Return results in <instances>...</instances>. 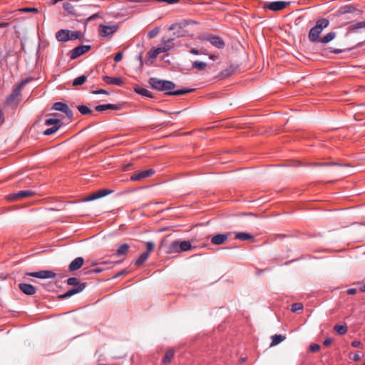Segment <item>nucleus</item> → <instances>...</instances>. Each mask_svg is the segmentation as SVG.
I'll return each mask as SVG.
<instances>
[{"instance_id": "obj_44", "label": "nucleus", "mask_w": 365, "mask_h": 365, "mask_svg": "<svg viewBox=\"0 0 365 365\" xmlns=\"http://www.w3.org/2000/svg\"><path fill=\"white\" fill-rule=\"evenodd\" d=\"M159 53H160L158 48H153L148 53V56L151 58H155L158 56Z\"/></svg>"}, {"instance_id": "obj_40", "label": "nucleus", "mask_w": 365, "mask_h": 365, "mask_svg": "<svg viewBox=\"0 0 365 365\" xmlns=\"http://www.w3.org/2000/svg\"><path fill=\"white\" fill-rule=\"evenodd\" d=\"M61 128V125H57L56 126H53L52 128H48L43 131V134L45 135H51L55 133L59 128Z\"/></svg>"}, {"instance_id": "obj_41", "label": "nucleus", "mask_w": 365, "mask_h": 365, "mask_svg": "<svg viewBox=\"0 0 365 365\" xmlns=\"http://www.w3.org/2000/svg\"><path fill=\"white\" fill-rule=\"evenodd\" d=\"M81 33L80 31H69V40H75L81 38Z\"/></svg>"}, {"instance_id": "obj_37", "label": "nucleus", "mask_w": 365, "mask_h": 365, "mask_svg": "<svg viewBox=\"0 0 365 365\" xmlns=\"http://www.w3.org/2000/svg\"><path fill=\"white\" fill-rule=\"evenodd\" d=\"M67 284L69 286L78 287V285H81L82 283H80L79 280L76 277H70L67 279Z\"/></svg>"}, {"instance_id": "obj_10", "label": "nucleus", "mask_w": 365, "mask_h": 365, "mask_svg": "<svg viewBox=\"0 0 365 365\" xmlns=\"http://www.w3.org/2000/svg\"><path fill=\"white\" fill-rule=\"evenodd\" d=\"M52 109L64 113L66 115V116L68 118V119H70V120L73 118L72 110L69 108V107L66 104H65L63 103H61V102L55 103L52 106Z\"/></svg>"}, {"instance_id": "obj_59", "label": "nucleus", "mask_w": 365, "mask_h": 365, "mask_svg": "<svg viewBox=\"0 0 365 365\" xmlns=\"http://www.w3.org/2000/svg\"><path fill=\"white\" fill-rule=\"evenodd\" d=\"M346 293L348 294H355L356 293V289H349L346 290Z\"/></svg>"}, {"instance_id": "obj_38", "label": "nucleus", "mask_w": 365, "mask_h": 365, "mask_svg": "<svg viewBox=\"0 0 365 365\" xmlns=\"http://www.w3.org/2000/svg\"><path fill=\"white\" fill-rule=\"evenodd\" d=\"M78 110L82 114V115H87L92 113V110L84 105H81L77 107Z\"/></svg>"}, {"instance_id": "obj_27", "label": "nucleus", "mask_w": 365, "mask_h": 365, "mask_svg": "<svg viewBox=\"0 0 365 365\" xmlns=\"http://www.w3.org/2000/svg\"><path fill=\"white\" fill-rule=\"evenodd\" d=\"M175 40V37H170V38H165V37H163L162 38V42L163 43V48H168V51H169L172 47H173V44H172V41Z\"/></svg>"}, {"instance_id": "obj_34", "label": "nucleus", "mask_w": 365, "mask_h": 365, "mask_svg": "<svg viewBox=\"0 0 365 365\" xmlns=\"http://www.w3.org/2000/svg\"><path fill=\"white\" fill-rule=\"evenodd\" d=\"M63 9L69 14H75V8L73 5L69 2H65L63 4Z\"/></svg>"}, {"instance_id": "obj_3", "label": "nucleus", "mask_w": 365, "mask_h": 365, "mask_svg": "<svg viewBox=\"0 0 365 365\" xmlns=\"http://www.w3.org/2000/svg\"><path fill=\"white\" fill-rule=\"evenodd\" d=\"M190 24H195V23L192 22V21L184 20L181 22L176 23V24L171 25L169 28V30L170 31H175V30L176 31V32H175L173 34V37H175V38H178L180 36H184L185 35V34L183 31V29H185V27L189 26Z\"/></svg>"}, {"instance_id": "obj_7", "label": "nucleus", "mask_w": 365, "mask_h": 365, "mask_svg": "<svg viewBox=\"0 0 365 365\" xmlns=\"http://www.w3.org/2000/svg\"><path fill=\"white\" fill-rule=\"evenodd\" d=\"M26 275L39 279H53L56 276V273L51 270H41L39 272H27L26 273Z\"/></svg>"}, {"instance_id": "obj_5", "label": "nucleus", "mask_w": 365, "mask_h": 365, "mask_svg": "<svg viewBox=\"0 0 365 365\" xmlns=\"http://www.w3.org/2000/svg\"><path fill=\"white\" fill-rule=\"evenodd\" d=\"M289 2L283 1H277L273 2H264L263 4L264 9H268L269 10L274 11H278L283 10L287 6L289 5Z\"/></svg>"}, {"instance_id": "obj_2", "label": "nucleus", "mask_w": 365, "mask_h": 365, "mask_svg": "<svg viewBox=\"0 0 365 365\" xmlns=\"http://www.w3.org/2000/svg\"><path fill=\"white\" fill-rule=\"evenodd\" d=\"M329 25V21L327 19H319L316 22V25L312 28L309 32L308 38L311 42H319L320 34L323 31V30L327 28Z\"/></svg>"}, {"instance_id": "obj_20", "label": "nucleus", "mask_w": 365, "mask_h": 365, "mask_svg": "<svg viewBox=\"0 0 365 365\" xmlns=\"http://www.w3.org/2000/svg\"><path fill=\"white\" fill-rule=\"evenodd\" d=\"M195 247L192 246L190 241L179 240V252H187L191 250Z\"/></svg>"}, {"instance_id": "obj_32", "label": "nucleus", "mask_w": 365, "mask_h": 365, "mask_svg": "<svg viewBox=\"0 0 365 365\" xmlns=\"http://www.w3.org/2000/svg\"><path fill=\"white\" fill-rule=\"evenodd\" d=\"M365 27V21L358 22L352 24L349 27V31H356L357 29H360Z\"/></svg>"}, {"instance_id": "obj_47", "label": "nucleus", "mask_w": 365, "mask_h": 365, "mask_svg": "<svg viewBox=\"0 0 365 365\" xmlns=\"http://www.w3.org/2000/svg\"><path fill=\"white\" fill-rule=\"evenodd\" d=\"M159 33V29L158 28H155L153 30H151L148 34V36L150 38L155 37Z\"/></svg>"}, {"instance_id": "obj_46", "label": "nucleus", "mask_w": 365, "mask_h": 365, "mask_svg": "<svg viewBox=\"0 0 365 365\" xmlns=\"http://www.w3.org/2000/svg\"><path fill=\"white\" fill-rule=\"evenodd\" d=\"M309 349L312 352H317L320 349V346L317 344H312L309 345Z\"/></svg>"}, {"instance_id": "obj_56", "label": "nucleus", "mask_w": 365, "mask_h": 365, "mask_svg": "<svg viewBox=\"0 0 365 365\" xmlns=\"http://www.w3.org/2000/svg\"><path fill=\"white\" fill-rule=\"evenodd\" d=\"M332 342V339L331 338H327L324 341V345L327 346L329 345H330Z\"/></svg>"}, {"instance_id": "obj_30", "label": "nucleus", "mask_w": 365, "mask_h": 365, "mask_svg": "<svg viewBox=\"0 0 365 365\" xmlns=\"http://www.w3.org/2000/svg\"><path fill=\"white\" fill-rule=\"evenodd\" d=\"M87 77L85 75L81 76L75 78L72 85L73 86H78L83 85L86 81Z\"/></svg>"}, {"instance_id": "obj_43", "label": "nucleus", "mask_w": 365, "mask_h": 365, "mask_svg": "<svg viewBox=\"0 0 365 365\" xmlns=\"http://www.w3.org/2000/svg\"><path fill=\"white\" fill-rule=\"evenodd\" d=\"M19 11L20 12H24V13H29V12L37 13L38 11V9H36L35 7H24V8H21V9H19Z\"/></svg>"}, {"instance_id": "obj_16", "label": "nucleus", "mask_w": 365, "mask_h": 365, "mask_svg": "<svg viewBox=\"0 0 365 365\" xmlns=\"http://www.w3.org/2000/svg\"><path fill=\"white\" fill-rule=\"evenodd\" d=\"M84 259L81 257H78L73 259L69 264L68 269L70 271H76L80 269L83 264Z\"/></svg>"}, {"instance_id": "obj_55", "label": "nucleus", "mask_w": 365, "mask_h": 365, "mask_svg": "<svg viewBox=\"0 0 365 365\" xmlns=\"http://www.w3.org/2000/svg\"><path fill=\"white\" fill-rule=\"evenodd\" d=\"M128 271H127L126 269H124V270H123V271H121V272H118V274H116L114 276V277H115V278H117V277H120V276H122V275L126 274H128Z\"/></svg>"}, {"instance_id": "obj_60", "label": "nucleus", "mask_w": 365, "mask_h": 365, "mask_svg": "<svg viewBox=\"0 0 365 365\" xmlns=\"http://www.w3.org/2000/svg\"><path fill=\"white\" fill-rule=\"evenodd\" d=\"M4 121V113L1 109H0V125H1Z\"/></svg>"}, {"instance_id": "obj_26", "label": "nucleus", "mask_w": 365, "mask_h": 365, "mask_svg": "<svg viewBox=\"0 0 365 365\" xmlns=\"http://www.w3.org/2000/svg\"><path fill=\"white\" fill-rule=\"evenodd\" d=\"M235 239H237V240H240L242 241H246V240H253L254 237L249 233L237 232V233H235Z\"/></svg>"}, {"instance_id": "obj_12", "label": "nucleus", "mask_w": 365, "mask_h": 365, "mask_svg": "<svg viewBox=\"0 0 365 365\" xmlns=\"http://www.w3.org/2000/svg\"><path fill=\"white\" fill-rule=\"evenodd\" d=\"M155 173L153 169H148L147 170L141 171L138 173H135L130 176V180L132 181H138L141 180L144 178H148L154 175Z\"/></svg>"}, {"instance_id": "obj_54", "label": "nucleus", "mask_w": 365, "mask_h": 365, "mask_svg": "<svg viewBox=\"0 0 365 365\" xmlns=\"http://www.w3.org/2000/svg\"><path fill=\"white\" fill-rule=\"evenodd\" d=\"M29 79H25L24 81H22L18 86L19 88H20V89L21 90L22 88L28 83L29 82Z\"/></svg>"}, {"instance_id": "obj_36", "label": "nucleus", "mask_w": 365, "mask_h": 365, "mask_svg": "<svg viewBox=\"0 0 365 365\" xmlns=\"http://www.w3.org/2000/svg\"><path fill=\"white\" fill-rule=\"evenodd\" d=\"M45 124L46 125H53L56 126L57 125H62L61 120L58 118H48L45 120Z\"/></svg>"}, {"instance_id": "obj_50", "label": "nucleus", "mask_w": 365, "mask_h": 365, "mask_svg": "<svg viewBox=\"0 0 365 365\" xmlns=\"http://www.w3.org/2000/svg\"><path fill=\"white\" fill-rule=\"evenodd\" d=\"M146 247H147V250H148V251L146 252L149 253L150 252L153 250L155 245H154L153 242H146Z\"/></svg>"}, {"instance_id": "obj_45", "label": "nucleus", "mask_w": 365, "mask_h": 365, "mask_svg": "<svg viewBox=\"0 0 365 365\" xmlns=\"http://www.w3.org/2000/svg\"><path fill=\"white\" fill-rule=\"evenodd\" d=\"M303 309V305L302 303H294L292 304L291 310L293 312H296Z\"/></svg>"}, {"instance_id": "obj_14", "label": "nucleus", "mask_w": 365, "mask_h": 365, "mask_svg": "<svg viewBox=\"0 0 365 365\" xmlns=\"http://www.w3.org/2000/svg\"><path fill=\"white\" fill-rule=\"evenodd\" d=\"M85 288H86V284L82 283L81 285H78V287H73L72 289L68 290L63 294L60 295L59 298L66 299V298L70 297L76 294H78V293L82 292Z\"/></svg>"}, {"instance_id": "obj_35", "label": "nucleus", "mask_w": 365, "mask_h": 365, "mask_svg": "<svg viewBox=\"0 0 365 365\" xmlns=\"http://www.w3.org/2000/svg\"><path fill=\"white\" fill-rule=\"evenodd\" d=\"M334 329L340 335H343L346 333L347 328L346 326L336 324L334 326Z\"/></svg>"}, {"instance_id": "obj_53", "label": "nucleus", "mask_w": 365, "mask_h": 365, "mask_svg": "<svg viewBox=\"0 0 365 365\" xmlns=\"http://www.w3.org/2000/svg\"><path fill=\"white\" fill-rule=\"evenodd\" d=\"M351 7L346 6H344L343 8H341L340 12L342 14H346L348 12H351Z\"/></svg>"}, {"instance_id": "obj_18", "label": "nucleus", "mask_w": 365, "mask_h": 365, "mask_svg": "<svg viewBox=\"0 0 365 365\" xmlns=\"http://www.w3.org/2000/svg\"><path fill=\"white\" fill-rule=\"evenodd\" d=\"M210 43L217 48H223L225 46V42L219 36H211L209 38Z\"/></svg>"}, {"instance_id": "obj_13", "label": "nucleus", "mask_w": 365, "mask_h": 365, "mask_svg": "<svg viewBox=\"0 0 365 365\" xmlns=\"http://www.w3.org/2000/svg\"><path fill=\"white\" fill-rule=\"evenodd\" d=\"M230 235V232L217 234L211 237L210 241L213 245H220L227 242Z\"/></svg>"}, {"instance_id": "obj_63", "label": "nucleus", "mask_w": 365, "mask_h": 365, "mask_svg": "<svg viewBox=\"0 0 365 365\" xmlns=\"http://www.w3.org/2000/svg\"><path fill=\"white\" fill-rule=\"evenodd\" d=\"M9 23H8V22H1L0 28H6V27L9 26Z\"/></svg>"}, {"instance_id": "obj_61", "label": "nucleus", "mask_w": 365, "mask_h": 365, "mask_svg": "<svg viewBox=\"0 0 365 365\" xmlns=\"http://www.w3.org/2000/svg\"><path fill=\"white\" fill-rule=\"evenodd\" d=\"M361 359V357L359 356V354H355L354 356H353V360L355 361H358Z\"/></svg>"}, {"instance_id": "obj_62", "label": "nucleus", "mask_w": 365, "mask_h": 365, "mask_svg": "<svg viewBox=\"0 0 365 365\" xmlns=\"http://www.w3.org/2000/svg\"><path fill=\"white\" fill-rule=\"evenodd\" d=\"M157 48L159 51L160 53L168 51V48H163V46L158 47Z\"/></svg>"}, {"instance_id": "obj_33", "label": "nucleus", "mask_w": 365, "mask_h": 365, "mask_svg": "<svg viewBox=\"0 0 365 365\" xmlns=\"http://www.w3.org/2000/svg\"><path fill=\"white\" fill-rule=\"evenodd\" d=\"M207 64L202 61H195L192 63V68L199 71H203L206 68Z\"/></svg>"}, {"instance_id": "obj_11", "label": "nucleus", "mask_w": 365, "mask_h": 365, "mask_svg": "<svg viewBox=\"0 0 365 365\" xmlns=\"http://www.w3.org/2000/svg\"><path fill=\"white\" fill-rule=\"evenodd\" d=\"M91 49V46L89 45H82L74 48L71 51V58L76 59L80 56L88 52Z\"/></svg>"}, {"instance_id": "obj_48", "label": "nucleus", "mask_w": 365, "mask_h": 365, "mask_svg": "<svg viewBox=\"0 0 365 365\" xmlns=\"http://www.w3.org/2000/svg\"><path fill=\"white\" fill-rule=\"evenodd\" d=\"M96 199H98V195H96V192H94L92 195H89L88 197L84 198L83 201H85V202L86 201H91V200H94Z\"/></svg>"}, {"instance_id": "obj_39", "label": "nucleus", "mask_w": 365, "mask_h": 365, "mask_svg": "<svg viewBox=\"0 0 365 365\" xmlns=\"http://www.w3.org/2000/svg\"><path fill=\"white\" fill-rule=\"evenodd\" d=\"M234 72V68L230 66L227 68H226L225 70H224L223 71L221 72L220 73V76L222 78H227L229 76H230Z\"/></svg>"}, {"instance_id": "obj_9", "label": "nucleus", "mask_w": 365, "mask_h": 365, "mask_svg": "<svg viewBox=\"0 0 365 365\" xmlns=\"http://www.w3.org/2000/svg\"><path fill=\"white\" fill-rule=\"evenodd\" d=\"M118 29V25H103L101 24L99 26V33L101 36H110Z\"/></svg>"}, {"instance_id": "obj_52", "label": "nucleus", "mask_w": 365, "mask_h": 365, "mask_svg": "<svg viewBox=\"0 0 365 365\" xmlns=\"http://www.w3.org/2000/svg\"><path fill=\"white\" fill-rule=\"evenodd\" d=\"M92 93L93 94H107L108 95V92L106 90L100 89V90L93 91Z\"/></svg>"}, {"instance_id": "obj_1", "label": "nucleus", "mask_w": 365, "mask_h": 365, "mask_svg": "<svg viewBox=\"0 0 365 365\" xmlns=\"http://www.w3.org/2000/svg\"><path fill=\"white\" fill-rule=\"evenodd\" d=\"M148 82L153 88L160 91H165L166 95L180 96L192 91V89H180L173 91L175 88V84L173 82L160 80L157 78H150Z\"/></svg>"}, {"instance_id": "obj_15", "label": "nucleus", "mask_w": 365, "mask_h": 365, "mask_svg": "<svg viewBox=\"0 0 365 365\" xmlns=\"http://www.w3.org/2000/svg\"><path fill=\"white\" fill-rule=\"evenodd\" d=\"M19 288L26 295H34L36 292V288L33 285L27 283H20L19 284Z\"/></svg>"}, {"instance_id": "obj_29", "label": "nucleus", "mask_w": 365, "mask_h": 365, "mask_svg": "<svg viewBox=\"0 0 365 365\" xmlns=\"http://www.w3.org/2000/svg\"><path fill=\"white\" fill-rule=\"evenodd\" d=\"M313 166H331V165H338V166H349L348 164H340L338 163H313L310 164Z\"/></svg>"}, {"instance_id": "obj_42", "label": "nucleus", "mask_w": 365, "mask_h": 365, "mask_svg": "<svg viewBox=\"0 0 365 365\" xmlns=\"http://www.w3.org/2000/svg\"><path fill=\"white\" fill-rule=\"evenodd\" d=\"M113 191L110 190H100L96 192V195H98V198L103 197L110 193H111Z\"/></svg>"}, {"instance_id": "obj_21", "label": "nucleus", "mask_w": 365, "mask_h": 365, "mask_svg": "<svg viewBox=\"0 0 365 365\" xmlns=\"http://www.w3.org/2000/svg\"><path fill=\"white\" fill-rule=\"evenodd\" d=\"M96 110L98 112H103L104 110H106L108 109L111 110H118L119 106L115 105V104H105V105H98L96 106L95 108Z\"/></svg>"}, {"instance_id": "obj_23", "label": "nucleus", "mask_w": 365, "mask_h": 365, "mask_svg": "<svg viewBox=\"0 0 365 365\" xmlns=\"http://www.w3.org/2000/svg\"><path fill=\"white\" fill-rule=\"evenodd\" d=\"M129 248H130V246L128 244L121 245L117 250V252L115 254L116 256L117 257L125 256L128 252Z\"/></svg>"}, {"instance_id": "obj_49", "label": "nucleus", "mask_w": 365, "mask_h": 365, "mask_svg": "<svg viewBox=\"0 0 365 365\" xmlns=\"http://www.w3.org/2000/svg\"><path fill=\"white\" fill-rule=\"evenodd\" d=\"M327 49L330 50L331 52L332 53H340L346 50H349V48H328Z\"/></svg>"}, {"instance_id": "obj_4", "label": "nucleus", "mask_w": 365, "mask_h": 365, "mask_svg": "<svg viewBox=\"0 0 365 365\" xmlns=\"http://www.w3.org/2000/svg\"><path fill=\"white\" fill-rule=\"evenodd\" d=\"M35 192L32 190H21L16 193L10 194L7 196V200L10 201H19L24 198L32 197Z\"/></svg>"}, {"instance_id": "obj_22", "label": "nucleus", "mask_w": 365, "mask_h": 365, "mask_svg": "<svg viewBox=\"0 0 365 365\" xmlns=\"http://www.w3.org/2000/svg\"><path fill=\"white\" fill-rule=\"evenodd\" d=\"M272 342L270 344V346H274L279 344H280L282 341L285 340L286 336L282 334H274L272 336Z\"/></svg>"}, {"instance_id": "obj_51", "label": "nucleus", "mask_w": 365, "mask_h": 365, "mask_svg": "<svg viewBox=\"0 0 365 365\" xmlns=\"http://www.w3.org/2000/svg\"><path fill=\"white\" fill-rule=\"evenodd\" d=\"M122 58H123V53L122 52H118L115 54V57H114V61L115 62H119V61H120L122 60Z\"/></svg>"}, {"instance_id": "obj_64", "label": "nucleus", "mask_w": 365, "mask_h": 365, "mask_svg": "<svg viewBox=\"0 0 365 365\" xmlns=\"http://www.w3.org/2000/svg\"><path fill=\"white\" fill-rule=\"evenodd\" d=\"M98 16V14H93L92 16H91L87 20L88 21H91V20H93L95 18H96Z\"/></svg>"}, {"instance_id": "obj_8", "label": "nucleus", "mask_w": 365, "mask_h": 365, "mask_svg": "<svg viewBox=\"0 0 365 365\" xmlns=\"http://www.w3.org/2000/svg\"><path fill=\"white\" fill-rule=\"evenodd\" d=\"M21 90L18 86L14 88L12 93L7 97L6 103L11 107H15L19 103V97L21 95Z\"/></svg>"}, {"instance_id": "obj_58", "label": "nucleus", "mask_w": 365, "mask_h": 365, "mask_svg": "<svg viewBox=\"0 0 365 365\" xmlns=\"http://www.w3.org/2000/svg\"><path fill=\"white\" fill-rule=\"evenodd\" d=\"M360 345H361V342L359 341L355 340L351 342V346L353 347H359Z\"/></svg>"}, {"instance_id": "obj_17", "label": "nucleus", "mask_w": 365, "mask_h": 365, "mask_svg": "<svg viewBox=\"0 0 365 365\" xmlns=\"http://www.w3.org/2000/svg\"><path fill=\"white\" fill-rule=\"evenodd\" d=\"M56 38L58 41L66 42L69 41V31L66 29H61L56 34Z\"/></svg>"}, {"instance_id": "obj_25", "label": "nucleus", "mask_w": 365, "mask_h": 365, "mask_svg": "<svg viewBox=\"0 0 365 365\" xmlns=\"http://www.w3.org/2000/svg\"><path fill=\"white\" fill-rule=\"evenodd\" d=\"M336 37V32L331 31L319 39V42L324 44L328 43Z\"/></svg>"}, {"instance_id": "obj_28", "label": "nucleus", "mask_w": 365, "mask_h": 365, "mask_svg": "<svg viewBox=\"0 0 365 365\" xmlns=\"http://www.w3.org/2000/svg\"><path fill=\"white\" fill-rule=\"evenodd\" d=\"M149 253L148 252H143L140 255V257L136 259L135 261V265L140 266L142 265L148 258Z\"/></svg>"}, {"instance_id": "obj_19", "label": "nucleus", "mask_w": 365, "mask_h": 365, "mask_svg": "<svg viewBox=\"0 0 365 365\" xmlns=\"http://www.w3.org/2000/svg\"><path fill=\"white\" fill-rule=\"evenodd\" d=\"M103 80L108 84L122 86L123 83V80L120 78H118V77H110L108 76H104L103 77Z\"/></svg>"}, {"instance_id": "obj_6", "label": "nucleus", "mask_w": 365, "mask_h": 365, "mask_svg": "<svg viewBox=\"0 0 365 365\" xmlns=\"http://www.w3.org/2000/svg\"><path fill=\"white\" fill-rule=\"evenodd\" d=\"M167 238H168V237H165L161 242V247H165V252L169 255L180 253L179 252V240H174L172 242H170V244L167 245L166 244Z\"/></svg>"}, {"instance_id": "obj_24", "label": "nucleus", "mask_w": 365, "mask_h": 365, "mask_svg": "<svg viewBox=\"0 0 365 365\" xmlns=\"http://www.w3.org/2000/svg\"><path fill=\"white\" fill-rule=\"evenodd\" d=\"M134 90L137 93H138L141 96L149 97V98L153 97L152 93L149 90H148L145 88H143L140 86H136Z\"/></svg>"}, {"instance_id": "obj_31", "label": "nucleus", "mask_w": 365, "mask_h": 365, "mask_svg": "<svg viewBox=\"0 0 365 365\" xmlns=\"http://www.w3.org/2000/svg\"><path fill=\"white\" fill-rule=\"evenodd\" d=\"M174 356V351L172 349L168 350L165 352V356L163 359V362L165 364H168L171 361L172 359Z\"/></svg>"}, {"instance_id": "obj_57", "label": "nucleus", "mask_w": 365, "mask_h": 365, "mask_svg": "<svg viewBox=\"0 0 365 365\" xmlns=\"http://www.w3.org/2000/svg\"><path fill=\"white\" fill-rule=\"evenodd\" d=\"M190 52L192 54H195V55H199V54H202V53L200 51V50H197L196 48H192Z\"/></svg>"}]
</instances>
